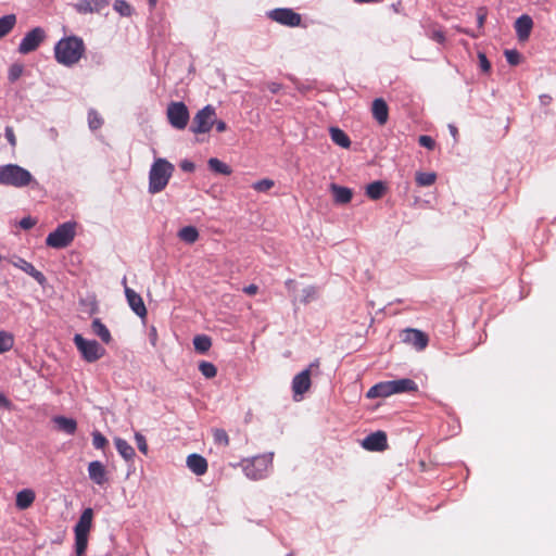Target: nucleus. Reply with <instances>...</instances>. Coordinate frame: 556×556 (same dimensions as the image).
Returning <instances> with one entry per match:
<instances>
[{
    "mask_svg": "<svg viewBox=\"0 0 556 556\" xmlns=\"http://www.w3.org/2000/svg\"><path fill=\"white\" fill-rule=\"evenodd\" d=\"M86 50L84 40L77 36L60 39L54 46V58L64 66H73L79 62Z\"/></svg>",
    "mask_w": 556,
    "mask_h": 556,
    "instance_id": "1",
    "label": "nucleus"
},
{
    "mask_svg": "<svg viewBox=\"0 0 556 556\" xmlns=\"http://www.w3.org/2000/svg\"><path fill=\"white\" fill-rule=\"evenodd\" d=\"M174 170V165L166 159H156L149 172V192L155 194L163 191L173 176Z\"/></svg>",
    "mask_w": 556,
    "mask_h": 556,
    "instance_id": "2",
    "label": "nucleus"
},
{
    "mask_svg": "<svg viewBox=\"0 0 556 556\" xmlns=\"http://www.w3.org/2000/svg\"><path fill=\"white\" fill-rule=\"evenodd\" d=\"M0 184L22 188L30 184L38 185L27 169L16 164H8L0 167Z\"/></svg>",
    "mask_w": 556,
    "mask_h": 556,
    "instance_id": "3",
    "label": "nucleus"
},
{
    "mask_svg": "<svg viewBox=\"0 0 556 556\" xmlns=\"http://www.w3.org/2000/svg\"><path fill=\"white\" fill-rule=\"evenodd\" d=\"M274 453L257 455L242 460L243 471L251 480H261L267 477L273 464Z\"/></svg>",
    "mask_w": 556,
    "mask_h": 556,
    "instance_id": "4",
    "label": "nucleus"
},
{
    "mask_svg": "<svg viewBox=\"0 0 556 556\" xmlns=\"http://www.w3.org/2000/svg\"><path fill=\"white\" fill-rule=\"evenodd\" d=\"M93 510L86 508L81 513L77 523L74 527L75 533V553L77 556H84L88 545V534L92 526Z\"/></svg>",
    "mask_w": 556,
    "mask_h": 556,
    "instance_id": "5",
    "label": "nucleus"
},
{
    "mask_svg": "<svg viewBox=\"0 0 556 556\" xmlns=\"http://www.w3.org/2000/svg\"><path fill=\"white\" fill-rule=\"evenodd\" d=\"M76 235V223L66 222L50 232L46 239V244L53 249H63L68 247Z\"/></svg>",
    "mask_w": 556,
    "mask_h": 556,
    "instance_id": "6",
    "label": "nucleus"
},
{
    "mask_svg": "<svg viewBox=\"0 0 556 556\" xmlns=\"http://www.w3.org/2000/svg\"><path fill=\"white\" fill-rule=\"evenodd\" d=\"M74 343L77 350L81 353L83 358L88 363H93L100 359L105 350L96 340H86L81 334H75Z\"/></svg>",
    "mask_w": 556,
    "mask_h": 556,
    "instance_id": "7",
    "label": "nucleus"
},
{
    "mask_svg": "<svg viewBox=\"0 0 556 556\" xmlns=\"http://www.w3.org/2000/svg\"><path fill=\"white\" fill-rule=\"evenodd\" d=\"M216 110L213 105L207 104L194 115L190 130L193 134L208 132L214 126Z\"/></svg>",
    "mask_w": 556,
    "mask_h": 556,
    "instance_id": "8",
    "label": "nucleus"
},
{
    "mask_svg": "<svg viewBox=\"0 0 556 556\" xmlns=\"http://www.w3.org/2000/svg\"><path fill=\"white\" fill-rule=\"evenodd\" d=\"M167 118L176 129H185L189 122V111L184 102H172L167 106Z\"/></svg>",
    "mask_w": 556,
    "mask_h": 556,
    "instance_id": "9",
    "label": "nucleus"
},
{
    "mask_svg": "<svg viewBox=\"0 0 556 556\" xmlns=\"http://www.w3.org/2000/svg\"><path fill=\"white\" fill-rule=\"evenodd\" d=\"M318 368L319 361L315 359L313 363L308 365L307 368H305L304 370L294 376L292 380V391L295 399L298 395H303L305 392L309 390L311 375L314 372V370H318Z\"/></svg>",
    "mask_w": 556,
    "mask_h": 556,
    "instance_id": "10",
    "label": "nucleus"
},
{
    "mask_svg": "<svg viewBox=\"0 0 556 556\" xmlns=\"http://www.w3.org/2000/svg\"><path fill=\"white\" fill-rule=\"evenodd\" d=\"M46 39V31L42 27H35L21 40L18 46V52L22 54H27L29 52L35 51L40 43Z\"/></svg>",
    "mask_w": 556,
    "mask_h": 556,
    "instance_id": "11",
    "label": "nucleus"
},
{
    "mask_svg": "<svg viewBox=\"0 0 556 556\" xmlns=\"http://www.w3.org/2000/svg\"><path fill=\"white\" fill-rule=\"evenodd\" d=\"M269 18L289 27H295L301 24V15L291 9L279 8L268 13Z\"/></svg>",
    "mask_w": 556,
    "mask_h": 556,
    "instance_id": "12",
    "label": "nucleus"
},
{
    "mask_svg": "<svg viewBox=\"0 0 556 556\" xmlns=\"http://www.w3.org/2000/svg\"><path fill=\"white\" fill-rule=\"evenodd\" d=\"M362 446L371 452L384 451L388 447L387 434L383 431L372 432L363 440Z\"/></svg>",
    "mask_w": 556,
    "mask_h": 556,
    "instance_id": "13",
    "label": "nucleus"
},
{
    "mask_svg": "<svg viewBox=\"0 0 556 556\" xmlns=\"http://www.w3.org/2000/svg\"><path fill=\"white\" fill-rule=\"evenodd\" d=\"M123 283L126 285V278H124ZM125 295L128 305L134 311V313L141 318L146 317L147 308L140 294H138L135 290L130 289L129 287L125 286Z\"/></svg>",
    "mask_w": 556,
    "mask_h": 556,
    "instance_id": "14",
    "label": "nucleus"
},
{
    "mask_svg": "<svg viewBox=\"0 0 556 556\" xmlns=\"http://www.w3.org/2000/svg\"><path fill=\"white\" fill-rule=\"evenodd\" d=\"M428 337L418 329H406L403 332V342L408 343L417 350H424L428 345Z\"/></svg>",
    "mask_w": 556,
    "mask_h": 556,
    "instance_id": "15",
    "label": "nucleus"
},
{
    "mask_svg": "<svg viewBox=\"0 0 556 556\" xmlns=\"http://www.w3.org/2000/svg\"><path fill=\"white\" fill-rule=\"evenodd\" d=\"M110 4V0H79L75 4L78 13H100Z\"/></svg>",
    "mask_w": 556,
    "mask_h": 556,
    "instance_id": "16",
    "label": "nucleus"
},
{
    "mask_svg": "<svg viewBox=\"0 0 556 556\" xmlns=\"http://www.w3.org/2000/svg\"><path fill=\"white\" fill-rule=\"evenodd\" d=\"M533 27L532 18L523 14L519 16L515 22V30L519 40L525 41L529 38L531 29Z\"/></svg>",
    "mask_w": 556,
    "mask_h": 556,
    "instance_id": "17",
    "label": "nucleus"
},
{
    "mask_svg": "<svg viewBox=\"0 0 556 556\" xmlns=\"http://www.w3.org/2000/svg\"><path fill=\"white\" fill-rule=\"evenodd\" d=\"M89 478L98 485H102L106 482V470L104 465L99 460H93L88 465Z\"/></svg>",
    "mask_w": 556,
    "mask_h": 556,
    "instance_id": "18",
    "label": "nucleus"
},
{
    "mask_svg": "<svg viewBox=\"0 0 556 556\" xmlns=\"http://www.w3.org/2000/svg\"><path fill=\"white\" fill-rule=\"evenodd\" d=\"M371 113L379 125H384L389 118L387 102L381 98L375 99L371 105Z\"/></svg>",
    "mask_w": 556,
    "mask_h": 556,
    "instance_id": "19",
    "label": "nucleus"
},
{
    "mask_svg": "<svg viewBox=\"0 0 556 556\" xmlns=\"http://www.w3.org/2000/svg\"><path fill=\"white\" fill-rule=\"evenodd\" d=\"M187 466L197 476H202L207 471L206 459L203 456L195 453L190 454L187 457Z\"/></svg>",
    "mask_w": 556,
    "mask_h": 556,
    "instance_id": "20",
    "label": "nucleus"
},
{
    "mask_svg": "<svg viewBox=\"0 0 556 556\" xmlns=\"http://www.w3.org/2000/svg\"><path fill=\"white\" fill-rule=\"evenodd\" d=\"M390 395H393L392 383H390V380L376 383L366 394L368 399L388 397Z\"/></svg>",
    "mask_w": 556,
    "mask_h": 556,
    "instance_id": "21",
    "label": "nucleus"
},
{
    "mask_svg": "<svg viewBox=\"0 0 556 556\" xmlns=\"http://www.w3.org/2000/svg\"><path fill=\"white\" fill-rule=\"evenodd\" d=\"M390 383H392L393 394L415 392L418 390L417 383L409 378L390 380Z\"/></svg>",
    "mask_w": 556,
    "mask_h": 556,
    "instance_id": "22",
    "label": "nucleus"
},
{
    "mask_svg": "<svg viewBox=\"0 0 556 556\" xmlns=\"http://www.w3.org/2000/svg\"><path fill=\"white\" fill-rule=\"evenodd\" d=\"M330 189L337 204H346L352 200L353 192L350 188L332 184Z\"/></svg>",
    "mask_w": 556,
    "mask_h": 556,
    "instance_id": "23",
    "label": "nucleus"
},
{
    "mask_svg": "<svg viewBox=\"0 0 556 556\" xmlns=\"http://www.w3.org/2000/svg\"><path fill=\"white\" fill-rule=\"evenodd\" d=\"M14 265L21 268L26 274H28L30 277H33L38 283L43 285V282L46 281L45 275L41 271L37 270L31 263L23 258H18V261L14 263Z\"/></svg>",
    "mask_w": 556,
    "mask_h": 556,
    "instance_id": "24",
    "label": "nucleus"
},
{
    "mask_svg": "<svg viewBox=\"0 0 556 556\" xmlns=\"http://www.w3.org/2000/svg\"><path fill=\"white\" fill-rule=\"evenodd\" d=\"M35 497L31 489H24L16 494L15 505L21 510L27 509L33 505Z\"/></svg>",
    "mask_w": 556,
    "mask_h": 556,
    "instance_id": "25",
    "label": "nucleus"
},
{
    "mask_svg": "<svg viewBox=\"0 0 556 556\" xmlns=\"http://www.w3.org/2000/svg\"><path fill=\"white\" fill-rule=\"evenodd\" d=\"M115 447L118 452V454L126 460H132L136 456V452L134 447L124 439L122 438H115L114 439Z\"/></svg>",
    "mask_w": 556,
    "mask_h": 556,
    "instance_id": "26",
    "label": "nucleus"
},
{
    "mask_svg": "<svg viewBox=\"0 0 556 556\" xmlns=\"http://www.w3.org/2000/svg\"><path fill=\"white\" fill-rule=\"evenodd\" d=\"M91 330L103 343L109 344L112 341L110 330L99 318H94L92 320Z\"/></svg>",
    "mask_w": 556,
    "mask_h": 556,
    "instance_id": "27",
    "label": "nucleus"
},
{
    "mask_svg": "<svg viewBox=\"0 0 556 556\" xmlns=\"http://www.w3.org/2000/svg\"><path fill=\"white\" fill-rule=\"evenodd\" d=\"M54 424L56 425L58 429L67 433V434H74L77 429V422L73 418L64 417V416H56L53 418Z\"/></svg>",
    "mask_w": 556,
    "mask_h": 556,
    "instance_id": "28",
    "label": "nucleus"
},
{
    "mask_svg": "<svg viewBox=\"0 0 556 556\" xmlns=\"http://www.w3.org/2000/svg\"><path fill=\"white\" fill-rule=\"evenodd\" d=\"M178 238L188 244H192L199 239V231L194 226H186L178 231Z\"/></svg>",
    "mask_w": 556,
    "mask_h": 556,
    "instance_id": "29",
    "label": "nucleus"
},
{
    "mask_svg": "<svg viewBox=\"0 0 556 556\" xmlns=\"http://www.w3.org/2000/svg\"><path fill=\"white\" fill-rule=\"evenodd\" d=\"M330 137H331V140L342 147V148H349L351 146V140L350 138L348 137V135L341 130L340 128H337V127H331L330 128Z\"/></svg>",
    "mask_w": 556,
    "mask_h": 556,
    "instance_id": "30",
    "label": "nucleus"
},
{
    "mask_svg": "<svg viewBox=\"0 0 556 556\" xmlns=\"http://www.w3.org/2000/svg\"><path fill=\"white\" fill-rule=\"evenodd\" d=\"M194 350L200 354H205L212 346V339L206 334H198L193 338Z\"/></svg>",
    "mask_w": 556,
    "mask_h": 556,
    "instance_id": "31",
    "label": "nucleus"
},
{
    "mask_svg": "<svg viewBox=\"0 0 556 556\" xmlns=\"http://www.w3.org/2000/svg\"><path fill=\"white\" fill-rule=\"evenodd\" d=\"M16 24V15L8 14L0 17V39L7 36Z\"/></svg>",
    "mask_w": 556,
    "mask_h": 556,
    "instance_id": "32",
    "label": "nucleus"
},
{
    "mask_svg": "<svg viewBox=\"0 0 556 556\" xmlns=\"http://www.w3.org/2000/svg\"><path fill=\"white\" fill-rule=\"evenodd\" d=\"M386 191V186L382 181H374L367 185L366 194L372 200L380 199Z\"/></svg>",
    "mask_w": 556,
    "mask_h": 556,
    "instance_id": "33",
    "label": "nucleus"
},
{
    "mask_svg": "<svg viewBox=\"0 0 556 556\" xmlns=\"http://www.w3.org/2000/svg\"><path fill=\"white\" fill-rule=\"evenodd\" d=\"M207 165L212 172L217 174L230 175L232 172L229 165H227L226 163L222 162L216 157L210 159Z\"/></svg>",
    "mask_w": 556,
    "mask_h": 556,
    "instance_id": "34",
    "label": "nucleus"
},
{
    "mask_svg": "<svg viewBox=\"0 0 556 556\" xmlns=\"http://www.w3.org/2000/svg\"><path fill=\"white\" fill-rule=\"evenodd\" d=\"M435 179H437L435 173L418 172L416 174V182L420 187H429L435 182Z\"/></svg>",
    "mask_w": 556,
    "mask_h": 556,
    "instance_id": "35",
    "label": "nucleus"
},
{
    "mask_svg": "<svg viewBox=\"0 0 556 556\" xmlns=\"http://www.w3.org/2000/svg\"><path fill=\"white\" fill-rule=\"evenodd\" d=\"M200 372L207 379H212L217 374V368L213 363L202 361L199 364Z\"/></svg>",
    "mask_w": 556,
    "mask_h": 556,
    "instance_id": "36",
    "label": "nucleus"
},
{
    "mask_svg": "<svg viewBox=\"0 0 556 556\" xmlns=\"http://www.w3.org/2000/svg\"><path fill=\"white\" fill-rule=\"evenodd\" d=\"M14 344L13 336L5 332L0 331V353H5L12 349Z\"/></svg>",
    "mask_w": 556,
    "mask_h": 556,
    "instance_id": "37",
    "label": "nucleus"
},
{
    "mask_svg": "<svg viewBox=\"0 0 556 556\" xmlns=\"http://www.w3.org/2000/svg\"><path fill=\"white\" fill-rule=\"evenodd\" d=\"M113 8L122 16H130L132 13L131 5L125 0H116L113 4Z\"/></svg>",
    "mask_w": 556,
    "mask_h": 556,
    "instance_id": "38",
    "label": "nucleus"
},
{
    "mask_svg": "<svg viewBox=\"0 0 556 556\" xmlns=\"http://www.w3.org/2000/svg\"><path fill=\"white\" fill-rule=\"evenodd\" d=\"M275 186V181L269 178H264L258 181H255L252 185V188L257 192H267L269 189H271Z\"/></svg>",
    "mask_w": 556,
    "mask_h": 556,
    "instance_id": "39",
    "label": "nucleus"
},
{
    "mask_svg": "<svg viewBox=\"0 0 556 556\" xmlns=\"http://www.w3.org/2000/svg\"><path fill=\"white\" fill-rule=\"evenodd\" d=\"M317 298V289L313 286H308L302 290L300 302L307 304Z\"/></svg>",
    "mask_w": 556,
    "mask_h": 556,
    "instance_id": "40",
    "label": "nucleus"
},
{
    "mask_svg": "<svg viewBox=\"0 0 556 556\" xmlns=\"http://www.w3.org/2000/svg\"><path fill=\"white\" fill-rule=\"evenodd\" d=\"M88 124H89V127L91 130H97L102 126L103 121L97 111H94V110L89 111Z\"/></svg>",
    "mask_w": 556,
    "mask_h": 556,
    "instance_id": "41",
    "label": "nucleus"
},
{
    "mask_svg": "<svg viewBox=\"0 0 556 556\" xmlns=\"http://www.w3.org/2000/svg\"><path fill=\"white\" fill-rule=\"evenodd\" d=\"M214 442L218 445L227 446L229 444V437L224 429L216 428L213 430Z\"/></svg>",
    "mask_w": 556,
    "mask_h": 556,
    "instance_id": "42",
    "label": "nucleus"
},
{
    "mask_svg": "<svg viewBox=\"0 0 556 556\" xmlns=\"http://www.w3.org/2000/svg\"><path fill=\"white\" fill-rule=\"evenodd\" d=\"M24 67L22 64H13L9 68L8 78L11 83L16 81L23 74Z\"/></svg>",
    "mask_w": 556,
    "mask_h": 556,
    "instance_id": "43",
    "label": "nucleus"
},
{
    "mask_svg": "<svg viewBox=\"0 0 556 556\" xmlns=\"http://www.w3.org/2000/svg\"><path fill=\"white\" fill-rule=\"evenodd\" d=\"M92 444L97 450H103L108 444V440L100 431L96 430L92 432Z\"/></svg>",
    "mask_w": 556,
    "mask_h": 556,
    "instance_id": "44",
    "label": "nucleus"
},
{
    "mask_svg": "<svg viewBox=\"0 0 556 556\" xmlns=\"http://www.w3.org/2000/svg\"><path fill=\"white\" fill-rule=\"evenodd\" d=\"M428 36L430 39L438 43H444L445 41V34L441 28H433L429 30Z\"/></svg>",
    "mask_w": 556,
    "mask_h": 556,
    "instance_id": "45",
    "label": "nucleus"
},
{
    "mask_svg": "<svg viewBox=\"0 0 556 556\" xmlns=\"http://www.w3.org/2000/svg\"><path fill=\"white\" fill-rule=\"evenodd\" d=\"M504 54L510 65L519 64L521 55L517 50H506Z\"/></svg>",
    "mask_w": 556,
    "mask_h": 556,
    "instance_id": "46",
    "label": "nucleus"
},
{
    "mask_svg": "<svg viewBox=\"0 0 556 556\" xmlns=\"http://www.w3.org/2000/svg\"><path fill=\"white\" fill-rule=\"evenodd\" d=\"M135 441L137 443L138 450L146 455L148 453V443L144 435L140 432H136Z\"/></svg>",
    "mask_w": 556,
    "mask_h": 556,
    "instance_id": "47",
    "label": "nucleus"
},
{
    "mask_svg": "<svg viewBox=\"0 0 556 556\" xmlns=\"http://www.w3.org/2000/svg\"><path fill=\"white\" fill-rule=\"evenodd\" d=\"M418 142L421 147L427 148L429 150H433L435 147V141L427 135H422L418 138Z\"/></svg>",
    "mask_w": 556,
    "mask_h": 556,
    "instance_id": "48",
    "label": "nucleus"
},
{
    "mask_svg": "<svg viewBox=\"0 0 556 556\" xmlns=\"http://www.w3.org/2000/svg\"><path fill=\"white\" fill-rule=\"evenodd\" d=\"M479 65L482 72L488 73L491 70V63L489 62L486 55L482 52L478 53Z\"/></svg>",
    "mask_w": 556,
    "mask_h": 556,
    "instance_id": "49",
    "label": "nucleus"
},
{
    "mask_svg": "<svg viewBox=\"0 0 556 556\" xmlns=\"http://www.w3.org/2000/svg\"><path fill=\"white\" fill-rule=\"evenodd\" d=\"M485 18H486V11H485V9L484 8H479L478 11H477V24H478V28L480 30L484 26Z\"/></svg>",
    "mask_w": 556,
    "mask_h": 556,
    "instance_id": "50",
    "label": "nucleus"
},
{
    "mask_svg": "<svg viewBox=\"0 0 556 556\" xmlns=\"http://www.w3.org/2000/svg\"><path fill=\"white\" fill-rule=\"evenodd\" d=\"M36 225V220L30 216L24 217L20 220V227L27 230Z\"/></svg>",
    "mask_w": 556,
    "mask_h": 556,
    "instance_id": "51",
    "label": "nucleus"
},
{
    "mask_svg": "<svg viewBox=\"0 0 556 556\" xmlns=\"http://www.w3.org/2000/svg\"><path fill=\"white\" fill-rule=\"evenodd\" d=\"M5 138L12 147L16 146V138L13 128L10 126L5 127Z\"/></svg>",
    "mask_w": 556,
    "mask_h": 556,
    "instance_id": "52",
    "label": "nucleus"
},
{
    "mask_svg": "<svg viewBox=\"0 0 556 556\" xmlns=\"http://www.w3.org/2000/svg\"><path fill=\"white\" fill-rule=\"evenodd\" d=\"M180 168L184 170V172H187V173H191L194 170L195 168V165L193 162L191 161H188V160H184L181 163H180Z\"/></svg>",
    "mask_w": 556,
    "mask_h": 556,
    "instance_id": "53",
    "label": "nucleus"
},
{
    "mask_svg": "<svg viewBox=\"0 0 556 556\" xmlns=\"http://www.w3.org/2000/svg\"><path fill=\"white\" fill-rule=\"evenodd\" d=\"M267 88L271 93H277L281 89V84L271 81L267 84Z\"/></svg>",
    "mask_w": 556,
    "mask_h": 556,
    "instance_id": "54",
    "label": "nucleus"
},
{
    "mask_svg": "<svg viewBox=\"0 0 556 556\" xmlns=\"http://www.w3.org/2000/svg\"><path fill=\"white\" fill-rule=\"evenodd\" d=\"M11 402L8 400V397L0 392V408H10Z\"/></svg>",
    "mask_w": 556,
    "mask_h": 556,
    "instance_id": "55",
    "label": "nucleus"
},
{
    "mask_svg": "<svg viewBox=\"0 0 556 556\" xmlns=\"http://www.w3.org/2000/svg\"><path fill=\"white\" fill-rule=\"evenodd\" d=\"M257 290H258V288L255 285H249V286L244 287V289H243L244 293H247L249 295H254L257 292Z\"/></svg>",
    "mask_w": 556,
    "mask_h": 556,
    "instance_id": "56",
    "label": "nucleus"
},
{
    "mask_svg": "<svg viewBox=\"0 0 556 556\" xmlns=\"http://www.w3.org/2000/svg\"><path fill=\"white\" fill-rule=\"evenodd\" d=\"M214 125L216 126V130L218 132H224L227 129V124L224 121H216Z\"/></svg>",
    "mask_w": 556,
    "mask_h": 556,
    "instance_id": "57",
    "label": "nucleus"
},
{
    "mask_svg": "<svg viewBox=\"0 0 556 556\" xmlns=\"http://www.w3.org/2000/svg\"><path fill=\"white\" fill-rule=\"evenodd\" d=\"M540 101H541V103H542L543 105H547V104H549V103H551L552 98H551V96H548V94H542V96H540Z\"/></svg>",
    "mask_w": 556,
    "mask_h": 556,
    "instance_id": "58",
    "label": "nucleus"
},
{
    "mask_svg": "<svg viewBox=\"0 0 556 556\" xmlns=\"http://www.w3.org/2000/svg\"><path fill=\"white\" fill-rule=\"evenodd\" d=\"M462 33L472 37V38H477L479 35H480V31L479 33H475V31H471L469 29H460Z\"/></svg>",
    "mask_w": 556,
    "mask_h": 556,
    "instance_id": "59",
    "label": "nucleus"
},
{
    "mask_svg": "<svg viewBox=\"0 0 556 556\" xmlns=\"http://www.w3.org/2000/svg\"><path fill=\"white\" fill-rule=\"evenodd\" d=\"M448 129H450L451 135L454 137V139H456L457 134H458L456 126L451 124V125H448Z\"/></svg>",
    "mask_w": 556,
    "mask_h": 556,
    "instance_id": "60",
    "label": "nucleus"
},
{
    "mask_svg": "<svg viewBox=\"0 0 556 556\" xmlns=\"http://www.w3.org/2000/svg\"><path fill=\"white\" fill-rule=\"evenodd\" d=\"M148 2H149L150 8L153 9V8H155L157 0H148Z\"/></svg>",
    "mask_w": 556,
    "mask_h": 556,
    "instance_id": "61",
    "label": "nucleus"
},
{
    "mask_svg": "<svg viewBox=\"0 0 556 556\" xmlns=\"http://www.w3.org/2000/svg\"><path fill=\"white\" fill-rule=\"evenodd\" d=\"M292 283H293V280H288V281L286 282V285H287L288 287H289L290 285H292Z\"/></svg>",
    "mask_w": 556,
    "mask_h": 556,
    "instance_id": "62",
    "label": "nucleus"
}]
</instances>
